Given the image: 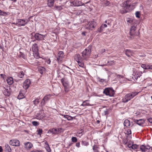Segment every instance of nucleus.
I'll return each mask as SVG.
<instances>
[{"label":"nucleus","instance_id":"obj_25","mask_svg":"<svg viewBox=\"0 0 152 152\" xmlns=\"http://www.w3.org/2000/svg\"><path fill=\"white\" fill-rule=\"evenodd\" d=\"M124 126L128 127L130 125V123L129 121L127 119L125 120L124 122Z\"/></svg>","mask_w":152,"mask_h":152},{"label":"nucleus","instance_id":"obj_60","mask_svg":"<svg viewBox=\"0 0 152 152\" xmlns=\"http://www.w3.org/2000/svg\"><path fill=\"white\" fill-rule=\"evenodd\" d=\"M64 88H65V89H64L65 91L66 92H68L69 91L68 88H67L68 87H64Z\"/></svg>","mask_w":152,"mask_h":152},{"label":"nucleus","instance_id":"obj_11","mask_svg":"<svg viewBox=\"0 0 152 152\" xmlns=\"http://www.w3.org/2000/svg\"><path fill=\"white\" fill-rule=\"evenodd\" d=\"M64 52L62 51H60L57 55V59L58 62H61L64 57Z\"/></svg>","mask_w":152,"mask_h":152},{"label":"nucleus","instance_id":"obj_63","mask_svg":"<svg viewBox=\"0 0 152 152\" xmlns=\"http://www.w3.org/2000/svg\"><path fill=\"white\" fill-rule=\"evenodd\" d=\"M83 132V130H81L79 131H78V133L79 134H81Z\"/></svg>","mask_w":152,"mask_h":152},{"label":"nucleus","instance_id":"obj_57","mask_svg":"<svg viewBox=\"0 0 152 152\" xmlns=\"http://www.w3.org/2000/svg\"><path fill=\"white\" fill-rule=\"evenodd\" d=\"M117 78H122L123 77V76L121 75H117Z\"/></svg>","mask_w":152,"mask_h":152},{"label":"nucleus","instance_id":"obj_9","mask_svg":"<svg viewBox=\"0 0 152 152\" xmlns=\"http://www.w3.org/2000/svg\"><path fill=\"white\" fill-rule=\"evenodd\" d=\"M27 23L25 19H18L17 20L16 24H18V26H24Z\"/></svg>","mask_w":152,"mask_h":152},{"label":"nucleus","instance_id":"obj_13","mask_svg":"<svg viewBox=\"0 0 152 152\" xmlns=\"http://www.w3.org/2000/svg\"><path fill=\"white\" fill-rule=\"evenodd\" d=\"M30 83L31 81L30 80H26L24 82L23 86V88L26 90L29 87Z\"/></svg>","mask_w":152,"mask_h":152},{"label":"nucleus","instance_id":"obj_10","mask_svg":"<svg viewBox=\"0 0 152 152\" xmlns=\"http://www.w3.org/2000/svg\"><path fill=\"white\" fill-rule=\"evenodd\" d=\"M9 143L10 145L13 146H18L20 145V142L17 140H11Z\"/></svg>","mask_w":152,"mask_h":152},{"label":"nucleus","instance_id":"obj_17","mask_svg":"<svg viewBox=\"0 0 152 152\" xmlns=\"http://www.w3.org/2000/svg\"><path fill=\"white\" fill-rule=\"evenodd\" d=\"M24 144L25 148L27 149H30L33 147V144L30 142H27L24 143Z\"/></svg>","mask_w":152,"mask_h":152},{"label":"nucleus","instance_id":"obj_7","mask_svg":"<svg viewBox=\"0 0 152 152\" xmlns=\"http://www.w3.org/2000/svg\"><path fill=\"white\" fill-rule=\"evenodd\" d=\"M50 96L51 95L50 94H48L46 95L43 98L41 102L42 106H43L45 105V103L50 99Z\"/></svg>","mask_w":152,"mask_h":152},{"label":"nucleus","instance_id":"obj_16","mask_svg":"<svg viewBox=\"0 0 152 152\" xmlns=\"http://www.w3.org/2000/svg\"><path fill=\"white\" fill-rule=\"evenodd\" d=\"M141 67L144 69H152V65H149L147 64H142Z\"/></svg>","mask_w":152,"mask_h":152},{"label":"nucleus","instance_id":"obj_27","mask_svg":"<svg viewBox=\"0 0 152 152\" xmlns=\"http://www.w3.org/2000/svg\"><path fill=\"white\" fill-rule=\"evenodd\" d=\"M48 4L49 7H51L53 6L54 3V0H48Z\"/></svg>","mask_w":152,"mask_h":152},{"label":"nucleus","instance_id":"obj_59","mask_svg":"<svg viewBox=\"0 0 152 152\" xmlns=\"http://www.w3.org/2000/svg\"><path fill=\"white\" fill-rule=\"evenodd\" d=\"M101 26H102V27L104 28V29L106 28L107 27V26L106 24H104L103 25H102Z\"/></svg>","mask_w":152,"mask_h":152},{"label":"nucleus","instance_id":"obj_39","mask_svg":"<svg viewBox=\"0 0 152 152\" xmlns=\"http://www.w3.org/2000/svg\"><path fill=\"white\" fill-rule=\"evenodd\" d=\"M32 124L33 125L35 126H37L39 124V123L36 121H33L32 122Z\"/></svg>","mask_w":152,"mask_h":152},{"label":"nucleus","instance_id":"obj_55","mask_svg":"<svg viewBox=\"0 0 152 152\" xmlns=\"http://www.w3.org/2000/svg\"><path fill=\"white\" fill-rule=\"evenodd\" d=\"M76 146L78 148H79L80 147V142H78L76 143Z\"/></svg>","mask_w":152,"mask_h":152},{"label":"nucleus","instance_id":"obj_38","mask_svg":"<svg viewBox=\"0 0 152 152\" xmlns=\"http://www.w3.org/2000/svg\"><path fill=\"white\" fill-rule=\"evenodd\" d=\"M77 62L78 63V65H79V66H80L82 67H83L84 64L82 62L80 61H78Z\"/></svg>","mask_w":152,"mask_h":152},{"label":"nucleus","instance_id":"obj_2","mask_svg":"<svg viewBox=\"0 0 152 152\" xmlns=\"http://www.w3.org/2000/svg\"><path fill=\"white\" fill-rule=\"evenodd\" d=\"M32 36L31 38L33 39L34 38L35 40L38 41H42L44 39L45 37V35L41 34L38 33H35V32H32L31 34Z\"/></svg>","mask_w":152,"mask_h":152},{"label":"nucleus","instance_id":"obj_49","mask_svg":"<svg viewBox=\"0 0 152 152\" xmlns=\"http://www.w3.org/2000/svg\"><path fill=\"white\" fill-rule=\"evenodd\" d=\"M108 63L109 64H108L109 65H112L114 63V61H108Z\"/></svg>","mask_w":152,"mask_h":152},{"label":"nucleus","instance_id":"obj_45","mask_svg":"<svg viewBox=\"0 0 152 152\" xmlns=\"http://www.w3.org/2000/svg\"><path fill=\"white\" fill-rule=\"evenodd\" d=\"M37 132H38V134L40 135L42 132V129H39L37 130Z\"/></svg>","mask_w":152,"mask_h":152},{"label":"nucleus","instance_id":"obj_30","mask_svg":"<svg viewBox=\"0 0 152 152\" xmlns=\"http://www.w3.org/2000/svg\"><path fill=\"white\" fill-rule=\"evenodd\" d=\"M99 147L96 145H94L93 147V150L94 152H99Z\"/></svg>","mask_w":152,"mask_h":152},{"label":"nucleus","instance_id":"obj_50","mask_svg":"<svg viewBox=\"0 0 152 152\" xmlns=\"http://www.w3.org/2000/svg\"><path fill=\"white\" fill-rule=\"evenodd\" d=\"M86 101H85L83 102V104L82 105L84 106H85L86 105H89V103H86Z\"/></svg>","mask_w":152,"mask_h":152},{"label":"nucleus","instance_id":"obj_22","mask_svg":"<svg viewBox=\"0 0 152 152\" xmlns=\"http://www.w3.org/2000/svg\"><path fill=\"white\" fill-rule=\"evenodd\" d=\"M7 81L9 85H11L13 83V78L12 77H8L7 79Z\"/></svg>","mask_w":152,"mask_h":152},{"label":"nucleus","instance_id":"obj_31","mask_svg":"<svg viewBox=\"0 0 152 152\" xmlns=\"http://www.w3.org/2000/svg\"><path fill=\"white\" fill-rule=\"evenodd\" d=\"M24 97V96L22 93H20L18 96V99H22Z\"/></svg>","mask_w":152,"mask_h":152},{"label":"nucleus","instance_id":"obj_62","mask_svg":"<svg viewBox=\"0 0 152 152\" xmlns=\"http://www.w3.org/2000/svg\"><path fill=\"white\" fill-rule=\"evenodd\" d=\"M50 62H51V61L50 60V59H49L47 61V63L48 64H50Z\"/></svg>","mask_w":152,"mask_h":152},{"label":"nucleus","instance_id":"obj_18","mask_svg":"<svg viewBox=\"0 0 152 152\" xmlns=\"http://www.w3.org/2000/svg\"><path fill=\"white\" fill-rule=\"evenodd\" d=\"M61 81L64 87H68L69 83L64 78L61 79Z\"/></svg>","mask_w":152,"mask_h":152},{"label":"nucleus","instance_id":"obj_19","mask_svg":"<svg viewBox=\"0 0 152 152\" xmlns=\"http://www.w3.org/2000/svg\"><path fill=\"white\" fill-rule=\"evenodd\" d=\"M32 48L33 53H37L38 52V47L36 43H34L33 45Z\"/></svg>","mask_w":152,"mask_h":152},{"label":"nucleus","instance_id":"obj_53","mask_svg":"<svg viewBox=\"0 0 152 152\" xmlns=\"http://www.w3.org/2000/svg\"><path fill=\"white\" fill-rule=\"evenodd\" d=\"M98 80L100 82H102L103 81H104V80L103 79H100V78H98Z\"/></svg>","mask_w":152,"mask_h":152},{"label":"nucleus","instance_id":"obj_52","mask_svg":"<svg viewBox=\"0 0 152 152\" xmlns=\"http://www.w3.org/2000/svg\"><path fill=\"white\" fill-rule=\"evenodd\" d=\"M145 148L146 150V149H150V148H151L150 146L148 145L145 146Z\"/></svg>","mask_w":152,"mask_h":152},{"label":"nucleus","instance_id":"obj_3","mask_svg":"<svg viewBox=\"0 0 152 152\" xmlns=\"http://www.w3.org/2000/svg\"><path fill=\"white\" fill-rule=\"evenodd\" d=\"M103 93L107 96H112L115 94V91L112 88H106L104 90Z\"/></svg>","mask_w":152,"mask_h":152},{"label":"nucleus","instance_id":"obj_64","mask_svg":"<svg viewBox=\"0 0 152 152\" xmlns=\"http://www.w3.org/2000/svg\"><path fill=\"white\" fill-rule=\"evenodd\" d=\"M33 152H42V151H41L37 150L35 151H33Z\"/></svg>","mask_w":152,"mask_h":152},{"label":"nucleus","instance_id":"obj_58","mask_svg":"<svg viewBox=\"0 0 152 152\" xmlns=\"http://www.w3.org/2000/svg\"><path fill=\"white\" fill-rule=\"evenodd\" d=\"M62 116H63V117L65 118L67 120V118L68 117V115H63Z\"/></svg>","mask_w":152,"mask_h":152},{"label":"nucleus","instance_id":"obj_6","mask_svg":"<svg viewBox=\"0 0 152 152\" xmlns=\"http://www.w3.org/2000/svg\"><path fill=\"white\" fill-rule=\"evenodd\" d=\"M3 93L4 95L7 96H9L11 93L10 87L9 86H6L4 87Z\"/></svg>","mask_w":152,"mask_h":152},{"label":"nucleus","instance_id":"obj_37","mask_svg":"<svg viewBox=\"0 0 152 152\" xmlns=\"http://www.w3.org/2000/svg\"><path fill=\"white\" fill-rule=\"evenodd\" d=\"M140 149L142 151L145 152L146 151L145 146L143 145L140 146Z\"/></svg>","mask_w":152,"mask_h":152},{"label":"nucleus","instance_id":"obj_26","mask_svg":"<svg viewBox=\"0 0 152 152\" xmlns=\"http://www.w3.org/2000/svg\"><path fill=\"white\" fill-rule=\"evenodd\" d=\"M75 59L77 61V62L78 61H80L81 60V57L79 54H77L75 56Z\"/></svg>","mask_w":152,"mask_h":152},{"label":"nucleus","instance_id":"obj_41","mask_svg":"<svg viewBox=\"0 0 152 152\" xmlns=\"http://www.w3.org/2000/svg\"><path fill=\"white\" fill-rule=\"evenodd\" d=\"M127 21L128 22H129V23H130L132 24L133 23L135 22L134 20H133L130 19H129Z\"/></svg>","mask_w":152,"mask_h":152},{"label":"nucleus","instance_id":"obj_23","mask_svg":"<svg viewBox=\"0 0 152 152\" xmlns=\"http://www.w3.org/2000/svg\"><path fill=\"white\" fill-rule=\"evenodd\" d=\"M125 54L126 55L129 57H130L132 56V51L129 50H125Z\"/></svg>","mask_w":152,"mask_h":152},{"label":"nucleus","instance_id":"obj_36","mask_svg":"<svg viewBox=\"0 0 152 152\" xmlns=\"http://www.w3.org/2000/svg\"><path fill=\"white\" fill-rule=\"evenodd\" d=\"M132 144H133L132 142L129 140L128 142V147L129 148H131L132 147Z\"/></svg>","mask_w":152,"mask_h":152},{"label":"nucleus","instance_id":"obj_32","mask_svg":"<svg viewBox=\"0 0 152 152\" xmlns=\"http://www.w3.org/2000/svg\"><path fill=\"white\" fill-rule=\"evenodd\" d=\"M33 56L36 59L38 58L39 57L38 52L37 53H33Z\"/></svg>","mask_w":152,"mask_h":152},{"label":"nucleus","instance_id":"obj_29","mask_svg":"<svg viewBox=\"0 0 152 152\" xmlns=\"http://www.w3.org/2000/svg\"><path fill=\"white\" fill-rule=\"evenodd\" d=\"M45 144L46 145V146L45 147V149L46 150V151L48 152H51V150L50 149V147L49 146L48 144V143L47 142H45Z\"/></svg>","mask_w":152,"mask_h":152},{"label":"nucleus","instance_id":"obj_21","mask_svg":"<svg viewBox=\"0 0 152 152\" xmlns=\"http://www.w3.org/2000/svg\"><path fill=\"white\" fill-rule=\"evenodd\" d=\"M4 150L5 152H11V149L8 144H6L5 146Z\"/></svg>","mask_w":152,"mask_h":152},{"label":"nucleus","instance_id":"obj_5","mask_svg":"<svg viewBox=\"0 0 152 152\" xmlns=\"http://www.w3.org/2000/svg\"><path fill=\"white\" fill-rule=\"evenodd\" d=\"M91 50L89 48H86L82 52V56L83 57V58L85 60H86V58L84 56H86V57H89L91 53Z\"/></svg>","mask_w":152,"mask_h":152},{"label":"nucleus","instance_id":"obj_40","mask_svg":"<svg viewBox=\"0 0 152 152\" xmlns=\"http://www.w3.org/2000/svg\"><path fill=\"white\" fill-rule=\"evenodd\" d=\"M33 103L35 105H37L38 104L39 102V99H37L34 100L33 102Z\"/></svg>","mask_w":152,"mask_h":152},{"label":"nucleus","instance_id":"obj_15","mask_svg":"<svg viewBox=\"0 0 152 152\" xmlns=\"http://www.w3.org/2000/svg\"><path fill=\"white\" fill-rule=\"evenodd\" d=\"M134 121L139 126H142L145 122V121L143 119H140L137 120L134 119Z\"/></svg>","mask_w":152,"mask_h":152},{"label":"nucleus","instance_id":"obj_33","mask_svg":"<svg viewBox=\"0 0 152 152\" xmlns=\"http://www.w3.org/2000/svg\"><path fill=\"white\" fill-rule=\"evenodd\" d=\"M81 144L83 145L87 146L89 145L88 142L85 141H82Z\"/></svg>","mask_w":152,"mask_h":152},{"label":"nucleus","instance_id":"obj_46","mask_svg":"<svg viewBox=\"0 0 152 152\" xmlns=\"http://www.w3.org/2000/svg\"><path fill=\"white\" fill-rule=\"evenodd\" d=\"M126 134H127V135L130 134H131V130L128 129L126 131Z\"/></svg>","mask_w":152,"mask_h":152},{"label":"nucleus","instance_id":"obj_42","mask_svg":"<svg viewBox=\"0 0 152 152\" xmlns=\"http://www.w3.org/2000/svg\"><path fill=\"white\" fill-rule=\"evenodd\" d=\"M72 141L73 142H76L77 141V139L76 137H72Z\"/></svg>","mask_w":152,"mask_h":152},{"label":"nucleus","instance_id":"obj_61","mask_svg":"<svg viewBox=\"0 0 152 152\" xmlns=\"http://www.w3.org/2000/svg\"><path fill=\"white\" fill-rule=\"evenodd\" d=\"M57 9H58V10H61V9H62V7L61 6H57Z\"/></svg>","mask_w":152,"mask_h":152},{"label":"nucleus","instance_id":"obj_51","mask_svg":"<svg viewBox=\"0 0 152 152\" xmlns=\"http://www.w3.org/2000/svg\"><path fill=\"white\" fill-rule=\"evenodd\" d=\"M148 121H149L150 123H152V118H148Z\"/></svg>","mask_w":152,"mask_h":152},{"label":"nucleus","instance_id":"obj_24","mask_svg":"<svg viewBox=\"0 0 152 152\" xmlns=\"http://www.w3.org/2000/svg\"><path fill=\"white\" fill-rule=\"evenodd\" d=\"M38 70L41 74H42L45 72V69L44 67L40 66L38 68Z\"/></svg>","mask_w":152,"mask_h":152},{"label":"nucleus","instance_id":"obj_4","mask_svg":"<svg viewBox=\"0 0 152 152\" xmlns=\"http://www.w3.org/2000/svg\"><path fill=\"white\" fill-rule=\"evenodd\" d=\"M129 2L128 1H126L124 4V6L123 7L121 10V13H126L129 12L130 9V8L131 5L129 4Z\"/></svg>","mask_w":152,"mask_h":152},{"label":"nucleus","instance_id":"obj_56","mask_svg":"<svg viewBox=\"0 0 152 152\" xmlns=\"http://www.w3.org/2000/svg\"><path fill=\"white\" fill-rule=\"evenodd\" d=\"M131 138H132V137L131 136L129 135H127V136H126V139H127V140H129V139H130Z\"/></svg>","mask_w":152,"mask_h":152},{"label":"nucleus","instance_id":"obj_44","mask_svg":"<svg viewBox=\"0 0 152 152\" xmlns=\"http://www.w3.org/2000/svg\"><path fill=\"white\" fill-rule=\"evenodd\" d=\"M104 28L102 27V26H101L100 27L98 28V31L99 32H101L103 30Z\"/></svg>","mask_w":152,"mask_h":152},{"label":"nucleus","instance_id":"obj_12","mask_svg":"<svg viewBox=\"0 0 152 152\" xmlns=\"http://www.w3.org/2000/svg\"><path fill=\"white\" fill-rule=\"evenodd\" d=\"M60 131L59 128H53L49 130L48 132V133H52V134H56L58 133Z\"/></svg>","mask_w":152,"mask_h":152},{"label":"nucleus","instance_id":"obj_28","mask_svg":"<svg viewBox=\"0 0 152 152\" xmlns=\"http://www.w3.org/2000/svg\"><path fill=\"white\" fill-rule=\"evenodd\" d=\"M9 14V13L8 12H3L1 10H0V15L4 16H5L7 15H8Z\"/></svg>","mask_w":152,"mask_h":152},{"label":"nucleus","instance_id":"obj_14","mask_svg":"<svg viewBox=\"0 0 152 152\" xmlns=\"http://www.w3.org/2000/svg\"><path fill=\"white\" fill-rule=\"evenodd\" d=\"M89 29L90 30H92L96 26V22L94 21L89 22L88 23Z\"/></svg>","mask_w":152,"mask_h":152},{"label":"nucleus","instance_id":"obj_8","mask_svg":"<svg viewBox=\"0 0 152 152\" xmlns=\"http://www.w3.org/2000/svg\"><path fill=\"white\" fill-rule=\"evenodd\" d=\"M136 30V27L135 26H133L131 27L130 29V33L131 36L137 35V36L139 34V32H135Z\"/></svg>","mask_w":152,"mask_h":152},{"label":"nucleus","instance_id":"obj_1","mask_svg":"<svg viewBox=\"0 0 152 152\" xmlns=\"http://www.w3.org/2000/svg\"><path fill=\"white\" fill-rule=\"evenodd\" d=\"M139 92H132L126 94L124 97L122 99V102L126 103L130 100L134 96L137 95Z\"/></svg>","mask_w":152,"mask_h":152},{"label":"nucleus","instance_id":"obj_20","mask_svg":"<svg viewBox=\"0 0 152 152\" xmlns=\"http://www.w3.org/2000/svg\"><path fill=\"white\" fill-rule=\"evenodd\" d=\"M71 4L74 6H79L82 5L80 1H74L72 2Z\"/></svg>","mask_w":152,"mask_h":152},{"label":"nucleus","instance_id":"obj_54","mask_svg":"<svg viewBox=\"0 0 152 152\" xmlns=\"http://www.w3.org/2000/svg\"><path fill=\"white\" fill-rule=\"evenodd\" d=\"M73 144L72 143V142H69L67 146V147H66L67 148H69L70 146Z\"/></svg>","mask_w":152,"mask_h":152},{"label":"nucleus","instance_id":"obj_48","mask_svg":"<svg viewBox=\"0 0 152 152\" xmlns=\"http://www.w3.org/2000/svg\"><path fill=\"white\" fill-rule=\"evenodd\" d=\"M73 118H75V117H72V116L68 115V117L67 120L68 121H71L73 119Z\"/></svg>","mask_w":152,"mask_h":152},{"label":"nucleus","instance_id":"obj_47","mask_svg":"<svg viewBox=\"0 0 152 152\" xmlns=\"http://www.w3.org/2000/svg\"><path fill=\"white\" fill-rule=\"evenodd\" d=\"M140 14V12L138 11H137L135 13L136 16V17L137 18H140V16L139 15Z\"/></svg>","mask_w":152,"mask_h":152},{"label":"nucleus","instance_id":"obj_43","mask_svg":"<svg viewBox=\"0 0 152 152\" xmlns=\"http://www.w3.org/2000/svg\"><path fill=\"white\" fill-rule=\"evenodd\" d=\"M123 143L125 144L126 145L127 144V143H128L129 141L127 139H126V138L125 139L123 140Z\"/></svg>","mask_w":152,"mask_h":152},{"label":"nucleus","instance_id":"obj_34","mask_svg":"<svg viewBox=\"0 0 152 152\" xmlns=\"http://www.w3.org/2000/svg\"><path fill=\"white\" fill-rule=\"evenodd\" d=\"M24 74L23 71H21L18 74V76L20 78H22L24 75Z\"/></svg>","mask_w":152,"mask_h":152},{"label":"nucleus","instance_id":"obj_35","mask_svg":"<svg viewBox=\"0 0 152 152\" xmlns=\"http://www.w3.org/2000/svg\"><path fill=\"white\" fill-rule=\"evenodd\" d=\"M138 146L137 145L132 144L131 148L133 150L137 149L138 148Z\"/></svg>","mask_w":152,"mask_h":152}]
</instances>
